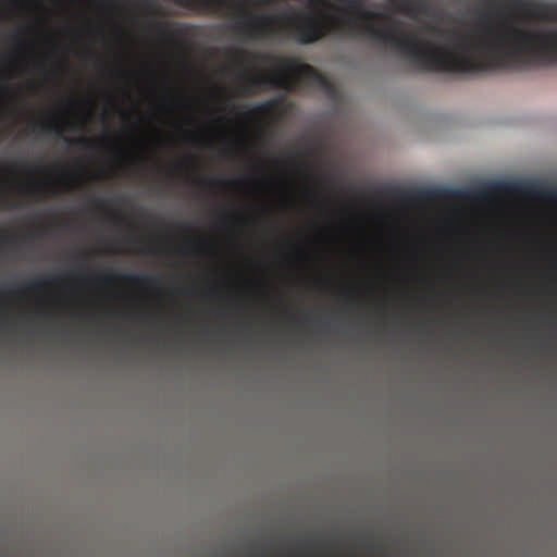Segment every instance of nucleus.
<instances>
[{"label": "nucleus", "instance_id": "14", "mask_svg": "<svg viewBox=\"0 0 557 557\" xmlns=\"http://www.w3.org/2000/svg\"><path fill=\"white\" fill-rule=\"evenodd\" d=\"M246 53L244 52H239L238 55H237V60L240 64H244V57H245Z\"/></svg>", "mask_w": 557, "mask_h": 557}, {"label": "nucleus", "instance_id": "5", "mask_svg": "<svg viewBox=\"0 0 557 557\" xmlns=\"http://www.w3.org/2000/svg\"><path fill=\"white\" fill-rule=\"evenodd\" d=\"M282 101H283L282 97L265 100V101L257 104L252 109L248 110L247 112H245L244 119L251 120V119H255L260 115L272 113L278 109Z\"/></svg>", "mask_w": 557, "mask_h": 557}, {"label": "nucleus", "instance_id": "15", "mask_svg": "<svg viewBox=\"0 0 557 557\" xmlns=\"http://www.w3.org/2000/svg\"><path fill=\"white\" fill-rule=\"evenodd\" d=\"M92 202H94V205L99 206V205H101L103 202V200L99 199V198H96V199H94Z\"/></svg>", "mask_w": 557, "mask_h": 557}, {"label": "nucleus", "instance_id": "18", "mask_svg": "<svg viewBox=\"0 0 557 557\" xmlns=\"http://www.w3.org/2000/svg\"><path fill=\"white\" fill-rule=\"evenodd\" d=\"M128 240H129L131 243H135V242H136V238H135V237H129V238H128Z\"/></svg>", "mask_w": 557, "mask_h": 557}, {"label": "nucleus", "instance_id": "9", "mask_svg": "<svg viewBox=\"0 0 557 557\" xmlns=\"http://www.w3.org/2000/svg\"><path fill=\"white\" fill-rule=\"evenodd\" d=\"M150 26L163 41H170L172 39V34L169 30L170 25L153 18L150 21Z\"/></svg>", "mask_w": 557, "mask_h": 557}, {"label": "nucleus", "instance_id": "7", "mask_svg": "<svg viewBox=\"0 0 557 557\" xmlns=\"http://www.w3.org/2000/svg\"><path fill=\"white\" fill-rule=\"evenodd\" d=\"M440 194L437 189L419 188L404 194L405 201H425L435 198Z\"/></svg>", "mask_w": 557, "mask_h": 557}, {"label": "nucleus", "instance_id": "12", "mask_svg": "<svg viewBox=\"0 0 557 557\" xmlns=\"http://www.w3.org/2000/svg\"><path fill=\"white\" fill-rule=\"evenodd\" d=\"M213 183L215 184H228V185H234L235 183H237L236 180H222V178H215L213 180Z\"/></svg>", "mask_w": 557, "mask_h": 557}, {"label": "nucleus", "instance_id": "17", "mask_svg": "<svg viewBox=\"0 0 557 557\" xmlns=\"http://www.w3.org/2000/svg\"><path fill=\"white\" fill-rule=\"evenodd\" d=\"M8 207H13V206H12V205H10V206H8V205H5V206H1V205H0V210H1V209H4V208H8Z\"/></svg>", "mask_w": 557, "mask_h": 557}, {"label": "nucleus", "instance_id": "2", "mask_svg": "<svg viewBox=\"0 0 557 557\" xmlns=\"http://www.w3.org/2000/svg\"><path fill=\"white\" fill-rule=\"evenodd\" d=\"M34 129H39L44 133H53L57 137L62 138L69 145H77L85 150H90L94 148V140L86 137H78L76 139H71L63 135L62 127L57 122H45L40 124H34Z\"/></svg>", "mask_w": 557, "mask_h": 557}, {"label": "nucleus", "instance_id": "3", "mask_svg": "<svg viewBox=\"0 0 557 557\" xmlns=\"http://www.w3.org/2000/svg\"><path fill=\"white\" fill-rule=\"evenodd\" d=\"M174 3L196 8L205 12H220L227 8L230 0H172Z\"/></svg>", "mask_w": 557, "mask_h": 557}, {"label": "nucleus", "instance_id": "11", "mask_svg": "<svg viewBox=\"0 0 557 557\" xmlns=\"http://www.w3.org/2000/svg\"><path fill=\"white\" fill-rule=\"evenodd\" d=\"M145 4L149 9V12L151 15H153V16H163L164 15L162 8L158 3L153 2V1H146Z\"/></svg>", "mask_w": 557, "mask_h": 557}, {"label": "nucleus", "instance_id": "4", "mask_svg": "<svg viewBox=\"0 0 557 557\" xmlns=\"http://www.w3.org/2000/svg\"><path fill=\"white\" fill-rule=\"evenodd\" d=\"M388 3L398 12L416 16L425 9L424 0H387Z\"/></svg>", "mask_w": 557, "mask_h": 557}, {"label": "nucleus", "instance_id": "8", "mask_svg": "<svg viewBox=\"0 0 557 557\" xmlns=\"http://www.w3.org/2000/svg\"><path fill=\"white\" fill-rule=\"evenodd\" d=\"M123 282L134 283L137 285L151 286L156 283V278L148 274L126 273L119 276Z\"/></svg>", "mask_w": 557, "mask_h": 557}, {"label": "nucleus", "instance_id": "13", "mask_svg": "<svg viewBox=\"0 0 557 557\" xmlns=\"http://www.w3.org/2000/svg\"><path fill=\"white\" fill-rule=\"evenodd\" d=\"M96 280L98 282H106V283H110L112 281V277L111 276H97Z\"/></svg>", "mask_w": 557, "mask_h": 557}, {"label": "nucleus", "instance_id": "6", "mask_svg": "<svg viewBox=\"0 0 557 557\" xmlns=\"http://www.w3.org/2000/svg\"><path fill=\"white\" fill-rule=\"evenodd\" d=\"M59 282V278H39L34 280L27 285H21L13 293L26 294L28 292H39L46 287L52 286Z\"/></svg>", "mask_w": 557, "mask_h": 557}, {"label": "nucleus", "instance_id": "16", "mask_svg": "<svg viewBox=\"0 0 557 557\" xmlns=\"http://www.w3.org/2000/svg\"><path fill=\"white\" fill-rule=\"evenodd\" d=\"M257 3H259V4H265V3H268V0H258V1H257Z\"/></svg>", "mask_w": 557, "mask_h": 557}, {"label": "nucleus", "instance_id": "1", "mask_svg": "<svg viewBox=\"0 0 557 557\" xmlns=\"http://www.w3.org/2000/svg\"><path fill=\"white\" fill-rule=\"evenodd\" d=\"M255 61L269 63L274 69L269 72H261L257 75L245 73L244 90L247 94L257 91L260 88H280L286 91H297L302 87H318L330 89L331 83L326 76L321 74L312 65L300 63L295 58L274 55L270 53H253Z\"/></svg>", "mask_w": 557, "mask_h": 557}, {"label": "nucleus", "instance_id": "19", "mask_svg": "<svg viewBox=\"0 0 557 557\" xmlns=\"http://www.w3.org/2000/svg\"><path fill=\"white\" fill-rule=\"evenodd\" d=\"M243 180H245V181H249V180H250V177L245 176Z\"/></svg>", "mask_w": 557, "mask_h": 557}, {"label": "nucleus", "instance_id": "10", "mask_svg": "<svg viewBox=\"0 0 557 557\" xmlns=\"http://www.w3.org/2000/svg\"><path fill=\"white\" fill-rule=\"evenodd\" d=\"M496 2H498L503 8H508L510 5L519 8L522 4L521 0H491L487 3V8L490 10H494L496 8Z\"/></svg>", "mask_w": 557, "mask_h": 557}]
</instances>
